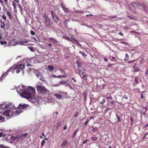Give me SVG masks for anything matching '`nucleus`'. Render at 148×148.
Segmentation results:
<instances>
[{"label": "nucleus", "instance_id": "obj_1", "mask_svg": "<svg viewBox=\"0 0 148 148\" xmlns=\"http://www.w3.org/2000/svg\"><path fill=\"white\" fill-rule=\"evenodd\" d=\"M26 98L27 99H32L34 97L35 93V89L31 86H29L26 90Z\"/></svg>", "mask_w": 148, "mask_h": 148}, {"label": "nucleus", "instance_id": "obj_2", "mask_svg": "<svg viewBox=\"0 0 148 148\" xmlns=\"http://www.w3.org/2000/svg\"><path fill=\"white\" fill-rule=\"evenodd\" d=\"M38 91L42 94H48L49 92V91L43 86H38L36 87Z\"/></svg>", "mask_w": 148, "mask_h": 148}, {"label": "nucleus", "instance_id": "obj_3", "mask_svg": "<svg viewBox=\"0 0 148 148\" xmlns=\"http://www.w3.org/2000/svg\"><path fill=\"white\" fill-rule=\"evenodd\" d=\"M3 115L6 116L8 119L10 118V117H12L13 115L16 116V114H15V112H13L9 110L5 111L3 112Z\"/></svg>", "mask_w": 148, "mask_h": 148}, {"label": "nucleus", "instance_id": "obj_4", "mask_svg": "<svg viewBox=\"0 0 148 148\" xmlns=\"http://www.w3.org/2000/svg\"><path fill=\"white\" fill-rule=\"evenodd\" d=\"M27 106L25 104L22 105L20 104L19 105L18 109L15 112V114H16V115H18L20 113H21L22 111L21 110L23 109H25L26 108Z\"/></svg>", "mask_w": 148, "mask_h": 148}, {"label": "nucleus", "instance_id": "obj_5", "mask_svg": "<svg viewBox=\"0 0 148 148\" xmlns=\"http://www.w3.org/2000/svg\"><path fill=\"white\" fill-rule=\"evenodd\" d=\"M43 17H44V21L45 23L46 27H49L51 26V24L50 21L48 17L46 14H45Z\"/></svg>", "mask_w": 148, "mask_h": 148}, {"label": "nucleus", "instance_id": "obj_6", "mask_svg": "<svg viewBox=\"0 0 148 148\" xmlns=\"http://www.w3.org/2000/svg\"><path fill=\"white\" fill-rule=\"evenodd\" d=\"M14 67H10L6 72L3 73L1 76L0 78V82L2 81L5 77H6L8 75V73L9 72L12 71L13 69H14Z\"/></svg>", "mask_w": 148, "mask_h": 148}, {"label": "nucleus", "instance_id": "obj_7", "mask_svg": "<svg viewBox=\"0 0 148 148\" xmlns=\"http://www.w3.org/2000/svg\"><path fill=\"white\" fill-rule=\"evenodd\" d=\"M18 92L21 95H22L24 97L26 98V90L24 89H20L17 90Z\"/></svg>", "mask_w": 148, "mask_h": 148}, {"label": "nucleus", "instance_id": "obj_8", "mask_svg": "<svg viewBox=\"0 0 148 148\" xmlns=\"http://www.w3.org/2000/svg\"><path fill=\"white\" fill-rule=\"evenodd\" d=\"M50 12L53 21L56 23L58 22L59 21L58 18L54 12L51 10Z\"/></svg>", "mask_w": 148, "mask_h": 148}, {"label": "nucleus", "instance_id": "obj_9", "mask_svg": "<svg viewBox=\"0 0 148 148\" xmlns=\"http://www.w3.org/2000/svg\"><path fill=\"white\" fill-rule=\"evenodd\" d=\"M85 69L82 66L79 67L77 70V72L80 75H82L84 73Z\"/></svg>", "mask_w": 148, "mask_h": 148}, {"label": "nucleus", "instance_id": "obj_10", "mask_svg": "<svg viewBox=\"0 0 148 148\" xmlns=\"http://www.w3.org/2000/svg\"><path fill=\"white\" fill-rule=\"evenodd\" d=\"M28 134V133H24L22 134L21 135H20L21 141L23 140L25 138L27 137Z\"/></svg>", "mask_w": 148, "mask_h": 148}, {"label": "nucleus", "instance_id": "obj_11", "mask_svg": "<svg viewBox=\"0 0 148 148\" xmlns=\"http://www.w3.org/2000/svg\"><path fill=\"white\" fill-rule=\"evenodd\" d=\"M12 138H13V140H15L17 143H18L20 141H21V138L20 135L17 136L15 137H13Z\"/></svg>", "mask_w": 148, "mask_h": 148}, {"label": "nucleus", "instance_id": "obj_12", "mask_svg": "<svg viewBox=\"0 0 148 148\" xmlns=\"http://www.w3.org/2000/svg\"><path fill=\"white\" fill-rule=\"evenodd\" d=\"M25 65L24 64H19L16 65V67L20 69H24Z\"/></svg>", "mask_w": 148, "mask_h": 148}, {"label": "nucleus", "instance_id": "obj_13", "mask_svg": "<svg viewBox=\"0 0 148 148\" xmlns=\"http://www.w3.org/2000/svg\"><path fill=\"white\" fill-rule=\"evenodd\" d=\"M12 105V104L9 103L8 104H7L6 103L3 104L2 106V108H4L5 109H6L10 107V106L11 105Z\"/></svg>", "mask_w": 148, "mask_h": 148}, {"label": "nucleus", "instance_id": "obj_14", "mask_svg": "<svg viewBox=\"0 0 148 148\" xmlns=\"http://www.w3.org/2000/svg\"><path fill=\"white\" fill-rule=\"evenodd\" d=\"M61 7L65 12L67 13L69 12L68 9L65 7V6L63 3L61 4Z\"/></svg>", "mask_w": 148, "mask_h": 148}, {"label": "nucleus", "instance_id": "obj_15", "mask_svg": "<svg viewBox=\"0 0 148 148\" xmlns=\"http://www.w3.org/2000/svg\"><path fill=\"white\" fill-rule=\"evenodd\" d=\"M138 2H134L133 3L132 6L135 9H138Z\"/></svg>", "mask_w": 148, "mask_h": 148}, {"label": "nucleus", "instance_id": "obj_16", "mask_svg": "<svg viewBox=\"0 0 148 148\" xmlns=\"http://www.w3.org/2000/svg\"><path fill=\"white\" fill-rule=\"evenodd\" d=\"M138 9H140L142 8H145V5L142 3H140L138 2Z\"/></svg>", "mask_w": 148, "mask_h": 148}, {"label": "nucleus", "instance_id": "obj_17", "mask_svg": "<svg viewBox=\"0 0 148 148\" xmlns=\"http://www.w3.org/2000/svg\"><path fill=\"white\" fill-rule=\"evenodd\" d=\"M67 140H64L63 143L61 145V146L65 148L66 147L67 145Z\"/></svg>", "mask_w": 148, "mask_h": 148}, {"label": "nucleus", "instance_id": "obj_18", "mask_svg": "<svg viewBox=\"0 0 148 148\" xmlns=\"http://www.w3.org/2000/svg\"><path fill=\"white\" fill-rule=\"evenodd\" d=\"M54 96L58 99H61L62 98V97L61 95H58L57 94H55Z\"/></svg>", "mask_w": 148, "mask_h": 148}, {"label": "nucleus", "instance_id": "obj_19", "mask_svg": "<svg viewBox=\"0 0 148 148\" xmlns=\"http://www.w3.org/2000/svg\"><path fill=\"white\" fill-rule=\"evenodd\" d=\"M116 117L117 120V121H116V122H120L121 121V118L122 117V116L120 117V115H119L117 113L116 114Z\"/></svg>", "mask_w": 148, "mask_h": 148}, {"label": "nucleus", "instance_id": "obj_20", "mask_svg": "<svg viewBox=\"0 0 148 148\" xmlns=\"http://www.w3.org/2000/svg\"><path fill=\"white\" fill-rule=\"evenodd\" d=\"M146 112V108H143L142 110L141 111H140V112L143 115H146L145 112Z\"/></svg>", "mask_w": 148, "mask_h": 148}, {"label": "nucleus", "instance_id": "obj_21", "mask_svg": "<svg viewBox=\"0 0 148 148\" xmlns=\"http://www.w3.org/2000/svg\"><path fill=\"white\" fill-rule=\"evenodd\" d=\"M48 68L50 71L52 72L53 71L54 69L53 66L49 65L48 66Z\"/></svg>", "mask_w": 148, "mask_h": 148}, {"label": "nucleus", "instance_id": "obj_22", "mask_svg": "<svg viewBox=\"0 0 148 148\" xmlns=\"http://www.w3.org/2000/svg\"><path fill=\"white\" fill-rule=\"evenodd\" d=\"M127 16L130 19L133 20L134 19V17L130 15L129 13H127L126 14Z\"/></svg>", "mask_w": 148, "mask_h": 148}, {"label": "nucleus", "instance_id": "obj_23", "mask_svg": "<svg viewBox=\"0 0 148 148\" xmlns=\"http://www.w3.org/2000/svg\"><path fill=\"white\" fill-rule=\"evenodd\" d=\"M14 70H16V73H19L20 72V70L19 69L17 68L16 67V66L14 67Z\"/></svg>", "mask_w": 148, "mask_h": 148}, {"label": "nucleus", "instance_id": "obj_24", "mask_svg": "<svg viewBox=\"0 0 148 148\" xmlns=\"http://www.w3.org/2000/svg\"><path fill=\"white\" fill-rule=\"evenodd\" d=\"M79 129H77L73 133V134L72 136L73 138H74L76 136V134L77 132V131L79 130Z\"/></svg>", "mask_w": 148, "mask_h": 148}, {"label": "nucleus", "instance_id": "obj_25", "mask_svg": "<svg viewBox=\"0 0 148 148\" xmlns=\"http://www.w3.org/2000/svg\"><path fill=\"white\" fill-rule=\"evenodd\" d=\"M5 27V24L4 22L1 21V28H4Z\"/></svg>", "mask_w": 148, "mask_h": 148}, {"label": "nucleus", "instance_id": "obj_26", "mask_svg": "<svg viewBox=\"0 0 148 148\" xmlns=\"http://www.w3.org/2000/svg\"><path fill=\"white\" fill-rule=\"evenodd\" d=\"M52 76L53 77H56V78H62L64 77V76L62 75H59L57 76H56L55 74H53L52 75Z\"/></svg>", "mask_w": 148, "mask_h": 148}, {"label": "nucleus", "instance_id": "obj_27", "mask_svg": "<svg viewBox=\"0 0 148 148\" xmlns=\"http://www.w3.org/2000/svg\"><path fill=\"white\" fill-rule=\"evenodd\" d=\"M72 39H70V40L69 41L71 42H72L73 43V40L75 41L76 43H77L79 44V45L81 46L80 45V44L77 41V40L75 39L74 38L72 37Z\"/></svg>", "mask_w": 148, "mask_h": 148}, {"label": "nucleus", "instance_id": "obj_28", "mask_svg": "<svg viewBox=\"0 0 148 148\" xmlns=\"http://www.w3.org/2000/svg\"><path fill=\"white\" fill-rule=\"evenodd\" d=\"M83 95L84 96V101H86V95L87 94L85 92H84L83 93Z\"/></svg>", "mask_w": 148, "mask_h": 148}, {"label": "nucleus", "instance_id": "obj_29", "mask_svg": "<svg viewBox=\"0 0 148 148\" xmlns=\"http://www.w3.org/2000/svg\"><path fill=\"white\" fill-rule=\"evenodd\" d=\"M7 15L9 17V18L10 20L12 19V17L11 13L8 11H7Z\"/></svg>", "mask_w": 148, "mask_h": 148}, {"label": "nucleus", "instance_id": "obj_30", "mask_svg": "<svg viewBox=\"0 0 148 148\" xmlns=\"http://www.w3.org/2000/svg\"><path fill=\"white\" fill-rule=\"evenodd\" d=\"M143 139H148V133H146L144 135V137L143 138Z\"/></svg>", "mask_w": 148, "mask_h": 148}, {"label": "nucleus", "instance_id": "obj_31", "mask_svg": "<svg viewBox=\"0 0 148 148\" xmlns=\"http://www.w3.org/2000/svg\"><path fill=\"white\" fill-rule=\"evenodd\" d=\"M45 141L44 140H42L41 143V146L43 147L45 144Z\"/></svg>", "mask_w": 148, "mask_h": 148}, {"label": "nucleus", "instance_id": "obj_32", "mask_svg": "<svg viewBox=\"0 0 148 148\" xmlns=\"http://www.w3.org/2000/svg\"><path fill=\"white\" fill-rule=\"evenodd\" d=\"M60 83L61 85H65L67 83V82L65 81H60Z\"/></svg>", "mask_w": 148, "mask_h": 148}, {"label": "nucleus", "instance_id": "obj_33", "mask_svg": "<svg viewBox=\"0 0 148 148\" xmlns=\"http://www.w3.org/2000/svg\"><path fill=\"white\" fill-rule=\"evenodd\" d=\"M0 120H1L2 122H4L5 121V118L2 116H0Z\"/></svg>", "mask_w": 148, "mask_h": 148}, {"label": "nucleus", "instance_id": "obj_34", "mask_svg": "<svg viewBox=\"0 0 148 148\" xmlns=\"http://www.w3.org/2000/svg\"><path fill=\"white\" fill-rule=\"evenodd\" d=\"M76 63H77V66L78 67V68L79 67L81 66L82 64V63H81L80 62H78V61Z\"/></svg>", "mask_w": 148, "mask_h": 148}, {"label": "nucleus", "instance_id": "obj_35", "mask_svg": "<svg viewBox=\"0 0 148 148\" xmlns=\"http://www.w3.org/2000/svg\"><path fill=\"white\" fill-rule=\"evenodd\" d=\"M0 43L1 45H6L7 44V42L6 41H1L0 40Z\"/></svg>", "mask_w": 148, "mask_h": 148}, {"label": "nucleus", "instance_id": "obj_36", "mask_svg": "<svg viewBox=\"0 0 148 148\" xmlns=\"http://www.w3.org/2000/svg\"><path fill=\"white\" fill-rule=\"evenodd\" d=\"M18 6L19 8L20 9V11H21L23 10L22 6L20 4H18Z\"/></svg>", "mask_w": 148, "mask_h": 148}, {"label": "nucleus", "instance_id": "obj_37", "mask_svg": "<svg viewBox=\"0 0 148 148\" xmlns=\"http://www.w3.org/2000/svg\"><path fill=\"white\" fill-rule=\"evenodd\" d=\"M97 139H98L96 137H92L91 138V140L92 141L96 140H97Z\"/></svg>", "mask_w": 148, "mask_h": 148}, {"label": "nucleus", "instance_id": "obj_38", "mask_svg": "<svg viewBox=\"0 0 148 148\" xmlns=\"http://www.w3.org/2000/svg\"><path fill=\"white\" fill-rule=\"evenodd\" d=\"M28 48L30 49V50L32 51V52H34V48L32 47H28Z\"/></svg>", "mask_w": 148, "mask_h": 148}, {"label": "nucleus", "instance_id": "obj_39", "mask_svg": "<svg viewBox=\"0 0 148 148\" xmlns=\"http://www.w3.org/2000/svg\"><path fill=\"white\" fill-rule=\"evenodd\" d=\"M114 65H115V64H109L107 65V66L108 67H111L112 68H113V67H112V66H114Z\"/></svg>", "mask_w": 148, "mask_h": 148}, {"label": "nucleus", "instance_id": "obj_40", "mask_svg": "<svg viewBox=\"0 0 148 148\" xmlns=\"http://www.w3.org/2000/svg\"><path fill=\"white\" fill-rule=\"evenodd\" d=\"M125 56L126 58L124 59V60L125 61H126V60H127L129 56H128V55L127 53H126L125 54Z\"/></svg>", "mask_w": 148, "mask_h": 148}, {"label": "nucleus", "instance_id": "obj_41", "mask_svg": "<svg viewBox=\"0 0 148 148\" xmlns=\"http://www.w3.org/2000/svg\"><path fill=\"white\" fill-rule=\"evenodd\" d=\"M12 5L13 6L14 9H16V5L15 3L14 2H12Z\"/></svg>", "mask_w": 148, "mask_h": 148}, {"label": "nucleus", "instance_id": "obj_42", "mask_svg": "<svg viewBox=\"0 0 148 148\" xmlns=\"http://www.w3.org/2000/svg\"><path fill=\"white\" fill-rule=\"evenodd\" d=\"M0 148H8L7 147L3 145H0Z\"/></svg>", "mask_w": 148, "mask_h": 148}, {"label": "nucleus", "instance_id": "obj_43", "mask_svg": "<svg viewBox=\"0 0 148 148\" xmlns=\"http://www.w3.org/2000/svg\"><path fill=\"white\" fill-rule=\"evenodd\" d=\"M69 21L68 19H67V20H66V21L64 22V24L65 25L64 26L65 27H67V23H66V21Z\"/></svg>", "mask_w": 148, "mask_h": 148}, {"label": "nucleus", "instance_id": "obj_44", "mask_svg": "<svg viewBox=\"0 0 148 148\" xmlns=\"http://www.w3.org/2000/svg\"><path fill=\"white\" fill-rule=\"evenodd\" d=\"M30 33L32 35H34L35 34V32L32 30H31L30 31Z\"/></svg>", "mask_w": 148, "mask_h": 148}, {"label": "nucleus", "instance_id": "obj_45", "mask_svg": "<svg viewBox=\"0 0 148 148\" xmlns=\"http://www.w3.org/2000/svg\"><path fill=\"white\" fill-rule=\"evenodd\" d=\"M90 121V120H88L84 123V125L85 126V127H86L89 121Z\"/></svg>", "mask_w": 148, "mask_h": 148}, {"label": "nucleus", "instance_id": "obj_46", "mask_svg": "<svg viewBox=\"0 0 148 148\" xmlns=\"http://www.w3.org/2000/svg\"><path fill=\"white\" fill-rule=\"evenodd\" d=\"M145 75L146 76L148 75V68H147L146 70Z\"/></svg>", "mask_w": 148, "mask_h": 148}, {"label": "nucleus", "instance_id": "obj_47", "mask_svg": "<svg viewBox=\"0 0 148 148\" xmlns=\"http://www.w3.org/2000/svg\"><path fill=\"white\" fill-rule=\"evenodd\" d=\"M64 38L69 41L70 40V38L67 36H65L64 37Z\"/></svg>", "mask_w": 148, "mask_h": 148}, {"label": "nucleus", "instance_id": "obj_48", "mask_svg": "<svg viewBox=\"0 0 148 148\" xmlns=\"http://www.w3.org/2000/svg\"><path fill=\"white\" fill-rule=\"evenodd\" d=\"M106 101L105 99H103V100L101 102V103L102 104H103L105 103Z\"/></svg>", "mask_w": 148, "mask_h": 148}, {"label": "nucleus", "instance_id": "obj_49", "mask_svg": "<svg viewBox=\"0 0 148 148\" xmlns=\"http://www.w3.org/2000/svg\"><path fill=\"white\" fill-rule=\"evenodd\" d=\"M82 56L84 58H86L87 56V55L84 52L83 53H82Z\"/></svg>", "mask_w": 148, "mask_h": 148}, {"label": "nucleus", "instance_id": "obj_50", "mask_svg": "<svg viewBox=\"0 0 148 148\" xmlns=\"http://www.w3.org/2000/svg\"><path fill=\"white\" fill-rule=\"evenodd\" d=\"M106 98H107V99H108L111 100V99H112V97L111 96L106 97Z\"/></svg>", "mask_w": 148, "mask_h": 148}, {"label": "nucleus", "instance_id": "obj_51", "mask_svg": "<svg viewBox=\"0 0 148 148\" xmlns=\"http://www.w3.org/2000/svg\"><path fill=\"white\" fill-rule=\"evenodd\" d=\"M123 98L126 99H127L128 98V96L126 95L125 94L123 96Z\"/></svg>", "mask_w": 148, "mask_h": 148}, {"label": "nucleus", "instance_id": "obj_52", "mask_svg": "<svg viewBox=\"0 0 148 148\" xmlns=\"http://www.w3.org/2000/svg\"><path fill=\"white\" fill-rule=\"evenodd\" d=\"M2 17L5 20L6 19V17L4 15H3L2 16Z\"/></svg>", "mask_w": 148, "mask_h": 148}, {"label": "nucleus", "instance_id": "obj_53", "mask_svg": "<svg viewBox=\"0 0 148 148\" xmlns=\"http://www.w3.org/2000/svg\"><path fill=\"white\" fill-rule=\"evenodd\" d=\"M92 131H93L94 133L97 131V130H96L94 127H92Z\"/></svg>", "mask_w": 148, "mask_h": 148}, {"label": "nucleus", "instance_id": "obj_54", "mask_svg": "<svg viewBox=\"0 0 148 148\" xmlns=\"http://www.w3.org/2000/svg\"><path fill=\"white\" fill-rule=\"evenodd\" d=\"M139 69L138 68H135L134 69V72H136L138 71H139Z\"/></svg>", "mask_w": 148, "mask_h": 148}, {"label": "nucleus", "instance_id": "obj_55", "mask_svg": "<svg viewBox=\"0 0 148 148\" xmlns=\"http://www.w3.org/2000/svg\"><path fill=\"white\" fill-rule=\"evenodd\" d=\"M141 98L142 99H143L144 98V95L143 94H141Z\"/></svg>", "mask_w": 148, "mask_h": 148}, {"label": "nucleus", "instance_id": "obj_56", "mask_svg": "<svg viewBox=\"0 0 148 148\" xmlns=\"http://www.w3.org/2000/svg\"><path fill=\"white\" fill-rule=\"evenodd\" d=\"M88 142V140H84L82 143L83 144H84L85 143H86Z\"/></svg>", "mask_w": 148, "mask_h": 148}, {"label": "nucleus", "instance_id": "obj_57", "mask_svg": "<svg viewBox=\"0 0 148 148\" xmlns=\"http://www.w3.org/2000/svg\"><path fill=\"white\" fill-rule=\"evenodd\" d=\"M147 127H148V124H146L145 125L144 127H143V128H147Z\"/></svg>", "mask_w": 148, "mask_h": 148}, {"label": "nucleus", "instance_id": "obj_58", "mask_svg": "<svg viewBox=\"0 0 148 148\" xmlns=\"http://www.w3.org/2000/svg\"><path fill=\"white\" fill-rule=\"evenodd\" d=\"M67 128V127L66 125H65L63 127V130H66V129Z\"/></svg>", "mask_w": 148, "mask_h": 148}, {"label": "nucleus", "instance_id": "obj_59", "mask_svg": "<svg viewBox=\"0 0 148 148\" xmlns=\"http://www.w3.org/2000/svg\"><path fill=\"white\" fill-rule=\"evenodd\" d=\"M114 103H115V101H112L110 102L113 105L114 104Z\"/></svg>", "mask_w": 148, "mask_h": 148}, {"label": "nucleus", "instance_id": "obj_60", "mask_svg": "<svg viewBox=\"0 0 148 148\" xmlns=\"http://www.w3.org/2000/svg\"><path fill=\"white\" fill-rule=\"evenodd\" d=\"M135 90L137 92H139L140 91V89L139 88H137L135 89Z\"/></svg>", "mask_w": 148, "mask_h": 148}, {"label": "nucleus", "instance_id": "obj_61", "mask_svg": "<svg viewBox=\"0 0 148 148\" xmlns=\"http://www.w3.org/2000/svg\"><path fill=\"white\" fill-rule=\"evenodd\" d=\"M119 34L121 36H123V34L122 33L120 32Z\"/></svg>", "mask_w": 148, "mask_h": 148}, {"label": "nucleus", "instance_id": "obj_62", "mask_svg": "<svg viewBox=\"0 0 148 148\" xmlns=\"http://www.w3.org/2000/svg\"><path fill=\"white\" fill-rule=\"evenodd\" d=\"M15 2L17 3H19V0H13Z\"/></svg>", "mask_w": 148, "mask_h": 148}, {"label": "nucleus", "instance_id": "obj_63", "mask_svg": "<svg viewBox=\"0 0 148 148\" xmlns=\"http://www.w3.org/2000/svg\"><path fill=\"white\" fill-rule=\"evenodd\" d=\"M94 119V117L93 116H91L90 117L89 119L90 120L91 119Z\"/></svg>", "mask_w": 148, "mask_h": 148}, {"label": "nucleus", "instance_id": "obj_64", "mask_svg": "<svg viewBox=\"0 0 148 148\" xmlns=\"http://www.w3.org/2000/svg\"><path fill=\"white\" fill-rule=\"evenodd\" d=\"M104 60L106 62H108V59L107 58H104Z\"/></svg>", "mask_w": 148, "mask_h": 148}]
</instances>
